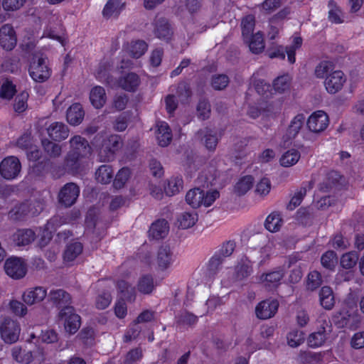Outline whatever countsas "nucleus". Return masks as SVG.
Instances as JSON below:
<instances>
[{
	"mask_svg": "<svg viewBox=\"0 0 364 364\" xmlns=\"http://www.w3.org/2000/svg\"><path fill=\"white\" fill-rule=\"evenodd\" d=\"M70 150L66 154L63 164L68 173L75 175L80 173L82 160L91 153V147L87 140L80 135H75L70 139Z\"/></svg>",
	"mask_w": 364,
	"mask_h": 364,
	"instance_id": "1",
	"label": "nucleus"
},
{
	"mask_svg": "<svg viewBox=\"0 0 364 364\" xmlns=\"http://www.w3.org/2000/svg\"><path fill=\"white\" fill-rule=\"evenodd\" d=\"M317 323L316 330L310 333L307 338V345L312 348L323 346L332 332L331 323L326 316H320L317 319Z\"/></svg>",
	"mask_w": 364,
	"mask_h": 364,
	"instance_id": "2",
	"label": "nucleus"
},
{
	"mask_svg": "<svg viewBox=\"0 0 364 364\" xmlns=\"http://www.w3.org/2000/svg\"><path fill=\"white\" fill-rule=\"evenodd\" d=\"M28 73L33 81L44 82L50 78L52 71L47 63V58L34 55L31 58Z\"/></svg>",
	"mask_w": 364,
	"mask_h": 364,
	"instance_id": "3",
	"label": "nucleus"
},
{
	"mask_svg": "<svg viewBox=\"0 0 364 364\" xmlns=\"http://www.w3.org/2000/svg\"><path fill=\"white\" fill-rule=\"evenodd\" d=\"M11 355L16 362L22 364H29L34 360L41 363L45 360L44 352L41 348L32 351L21 346H15L11 350Z\"/></svg>",
	"mask_w": 364,
	"mask_h": 364,
	"instance_id": "4",
	"label": "nucleus"
},
{
	"mask_svg": "<svg viewBox=\"0 0 364 364\" xmlns=\"http://www.w3.org/2000/svg\"><path fill=\"white\" fill-rule=\"evenodd\" d=\"M122 141L120 136L112 134L102 141L99 156L104 161H112L116 152L121 148Z\"/></svg>",
	"mask_w": 364,
	"mask_h": 364,
	"instance_id": "5",
	"label": "nucleus"
},
{
	"mask_svg": "<svg viewBox=\"0 0 364 364\" xmlns=\"http://www.w3.org/2000/svg\"><path fill=\"white\" fill-rule=\"evenodd\" d=\"M59 318L63 322L66 332L70 334L75 333L80 327V317L71 306H65L59 312Z\"/></svg>",
	"mask_w": 364,
	"mask_h": 364,
	"instance_id": "6",
	"label": "nucleus"
},
{
	"mask_svg": "<svg viewBox=\"0 0 364 364\" xmlns=\"http://www.w3.org/2000/svg\"><path fill=\"white\" fill-rule=\"evenodd\" d=\"M21 170V164L18 157L9 156L0 163V175L6 180L16 178Z\"/></svg>",
	"mask_w": 364,
	"mask_h": 364,
	"instance_id": "7",
	"label": "nucleus"
},
{
	"mask_svg": "<svg viewBox=\"0 0 364 364\" xmlns=\"http://www.w3.org/2000/svg\"><path fill=\"white\" fill-rule=\"evenodd\" d=\"M4 269L6 274L11 278L20 279L26 276L27 265L22 258L11 257L6 260Z\"/></svg>",
	"mask_w": 364,
	"mask_h": 364,
	"instance_id": "8",
	"label": "nucleus"
},
{
	"mask_svg": "<svg viewBox=\"0 0 364 364\" xmlns=\"http://www.w3.org/2000/svg\"><path fill=\"white\" fill-rule=\"evenodd\" d=\"M20 326L9 318H5L0 326V333L2 339L7 343H14L18 340Z\"/></svg>",
	"mask_w": 364,
	"mask_h": 364,
	"instance_id": "9",
	"label": "nucleus"
},
{
	"mask_svg": "<svg viewBox=\"0 0 364 364\" xmlns=\"http://www.w3.org/2000/svg\"><path fill=\"white\" fill-rule=\"evenodd\" d=\"M79 195V186L75 183H67L58 193L59 203L65 207H70L75 203Z\"/></svg>",
	"mask_w": 364,
	"mask_h": 364,
	"instance_id": "10",
	"label": "nucleus"
},
{
	"mask_svg": "<svg viewBox=\"0 0 364 364\" xmlns=\"http://www.w3.org/2000/svg\"><path fill=\"white\" fill-rule=\"evenodd\" d=\"M328 123V114L323 110H318L309 116L306 124L311 132L318 133L325 130Z\"/></svg>",
	"mask_w": 364,
	"mask_h": 364,
	"instance_id": "11",
	"label": "nucleus"
},
{
	"mask_svg": "<svg viewBox=\"0 0 364 364\" xmlns=\"http://www.w3.org/2000/svg\"><path fill=\"white\" fill-rule=\"evenodd\" d=\"M279 302L276 299H266L259 302L255 307L256 316L262 320L273 317L277 313Z\"/></svg>",
	"mask_w": 364,
	"mask_h": 364,
	"instance_id": "12",
	"label": "nucleus"
},
{
	"mask_svg": "<svg viewBox=\"0 0 364 364\" xmlns=\"http://www.w3.org/2000/svg\"><path fill=\"white\" fill-rule=\"evenodd\" d=\"M346 78L343 71L335 70L326 76L325 87L328 93L335 94L341 90Z\"/></svg>",
	"mask_w": 364,
	"mask_h": 364,
	"instance_id": "13",
	"label": "nucleus"
},
{
	"mask_svg": "<svg viewBox=\"0 0 364 364\" xmlns=\"http://www.w3.org/2000/svg\"><path fill=\"white\" fill-rule=\"evenodd\" d=\"M17 38L14 27L4 24L0 28V45L6 50H11L16 45Z\"/></svg>",
	"mask_w": 364,
	"mask_h": 364,
	"instance_id": "14",
	"label": "nucleus"
},
{
	"mask_svg": "<svg viewBox=\"0 0 364 364\" xmlns=\"http://www.w3.org/2000/svg\"><path fill=\"white\" fill-rule=\"evenodd\" d=\"M305 122V117L303 114H296L291 121L285 134L283 135L282 140L284 144L291 143V141L298 135L299 131Z\"/></svg>",
	"mask_w": 364,
	"mask_h": 364,
	"instance_id": "15",
	"label": "nucleus"
},
{
	"mask_svg": "<svg viewBox=\"0 0 364 364\" xmlns=\"http://www.w3.org/2000/svg\"><path fill=\"white\" fill-rule=\"evenodd\" d=\"M154 33L157 38L168 43L172 39L173 31L168 21L161 18L154 23Z\"/></svg>",
	"mask_w": 364,
	"mask_h": 364,
	"instance_id": "16",
	"label": "nucleus"
},
{
	"mask_svg": "<svg viewBox=\"0 0 364 364\" xmlns=\"http://www.w3.org/2000/svg\"><path fill=\"white\" fill-rule=\"evenodd\" d=\"M83 245L77 240L68 242L64 249L63 254V262L67 264L72 263L82 253Z\"/></svg>",
	"mask_w": 364,
	"mask_h": 364,
	"instance_id": "17",
	"label": "nucleus"
},
{
	"mask_svg": "<svg viewBox=\"0 0 364 364\" xmlns=\"http://www.w3.org/2000/svg\"><path fill=\"white\" fill-rule=\"evenodd\" d=\"M47 296V291L43 287H36L26 289L23 295L22 299L25 304L31 306L41 302Z\"/></svg>",
	"mask_w": 364,
	"mask_h": 364,
	"instance_id": "18",
	"label": "nucleus"
},
{
	"mask_svg": "<svg viewBox=\"0 0 364 364\" xmlns=\"http://www.w3.org/2000/svg\"><path fill=\"white\" fill-rule=\"evenodd\" d=\"M69 129L63 122H54L47 128V133L49 137L55 141H61L68 138Z\"/></svg>",
	"mask_w": 364,
	"mask_h": 364,
	"instance_id": "19",
	"label": "nucleus"
},
{
	"mask_svg": "<svg viewBox=\"0 0 364 364\" xmlns=\"http://www.w3.org/2000/svg\"><path fill=\"white\" fill-rule=\"evenodd\" d=\"M141 83L139 76L135 73H128L117 80L118 85L127 92H135Z\"/></svg>",
	"mask_w": 364,
	"mask_h": 364,
	"instance_id": "20",
	"label": "nucleus"
},
{
	"mask_svg": "<svg viewBox=\"0 0 364 364\" xmlns=\"http://www.w3.org/2000/svg\"><path fill=\"white\" fill-rule=\"evenodd\" d=\"M84 117L85 111L80 103H73L67 109L66 119L70 125H79L83 121Z\"/></svg>",
	"mask_w": 364,
	"mask_h": 364,
	"instance_id": "21",
	"label": "nucleus"
},
{
	"mask_svg": "<svg viewBox=\"0 0 364 364\" xmlns=\"http://www.w3.org/2000/svg\"><path fill=\"white\" fill-rule=\"evenodd\" d=\"M49 300L59 309L70 306L71 296L67 291L61 289H52L48 294Z\"/></svg>",
	"mask_w": 364,
	"mask_h": 364,
	"instance_id": "22",
	"label": "nucleus"
},
{
	"mask_svg": "<svg viewBox=\"0 0 364 364\" xmlns=\"http://www.w3.org/2000/svg\"><path fill=\"white\" fill-rule=\"evenodd\" d=\"M156 137L160 146L166 147L172 140V132L168 123L160 122L157 124Z\"/></svg>",
	"mask_w": 364,
	"mask_h": 364,
	"instance_id": "23",
	"label": "nucleus"
},
{
	"mask_svg": "<svg viewBox=\"0 0 364 364\" xmlns=\"http://www.w3.org/2000/svg\"><path fill=\"white\" fill-rule=\"evenodd\" d=\"M173 261V253L167 245L161 246L157 252L156 262L159 267L164 270L170 267Z\"/></svg>",
	"mask_w": 364,
	"mask_h": 364,
	"instance_id": "24",
	"label": "nucleus"
},
{
	"mask_svg": "<svg viewBox=\"0 0 364 364\" xmlns=\"http://www.w3.org/2000/svg\"><path fill=\"white\" fill-rule=\"evenodd\" d=\"M252 272L251 261L246 257H242L235 267L236 279L241 281L248 277Z\"/></svg>",
	"mask_w": 364,
	"mask_h": 364,
	"instance_id": "25",
	"label": "nucleus"
},
{
	"mask_svg": "<svg viewBox=\"0 0 364 364\" xmlns=\"http://www.w3.org/2000/svg\"><path fill=\"white\" fill-rule=\"evenodd\" d=\"M106 100L105 90L102 87L95 86L91 90L90 100L95 108H102L105 104Z\"/></svg>",
	"mask_w": 364,
	"mask_h": 364,
	"instance_id": "26",
	"label": "nucleus"
},
{
	"mask_svg": "<svg viewBox=\"0 0 364 364\" xmlns=\"http://www.w3.org/2000/svg\"><path fill=\"white\" fill-rule=\"evenodd\" d=\"M156 284L151 274H144L138 280L137 290L144 294H150L155 289Z\"/></svg>",
	"mask_w": 364,
	"mask_h": 364,
	"instance_id": "27",
	"label": "nucleus"
},
{
	"mask_svg": "<svg viewBox=\"0 0 364 364\" xmlns=\"http://www.w3.org/2000/svg\"><path fill=\"white\" fill-rule=\"evenodd\" d=\"M35 235L33 229H18L14 235V241L18 246L27 245L34 240Z\"/></svg>",
	"mask_w": 364,
	"mask_h": 364,
	"instance_id": "28",
	"label": "nucleus"
},
{
	"mask_svg": "<svg viewBox=\"0 0 364 364\" xmlns=\"http://www.w3.org/2000/svg\"><path fill=\"white\" fill-rule=\"evenodd\" d=\"M183 187V181L181 176H173L167 181L164 186V192L168 196H173L178 193Z\"/></svg>",
	"mask_w": 364,
	"mask_h": 364,
	"instance_id": "29",
	"label": "nucleus"
},
{
	"mask_svg": "<svg viewBox=\"0 0 364 364\" xmlns=\"http://www.w3.org/2000/svg\"><path fill=\"white\" fill-rule=\"evenodd\" d=\"M342 176L336 171H330L326 176L325 181L320 184V190L328 192L333 186L340 184Z\"/></svg>",
	"mask_w": 364,
	"mask_h": 364,
	"instance_id": "30",
	"label": "nucleus"
},
{
	"mask_svg": "<svg viewBox=\"0 0 364 364\" xmlns=\"http://www.w3.org/2000/svg\"><path fill=\"white\" fill-rule=\"evenodd\" d=\"M254 182V177L251 175L241 177L234 186L235 193L238 196L245 195L252 188Z\"/></svg>",
	"mask_w": 364,
	"mask_h": 364,
	"instance_id": "31",
	"label": "nucleus"
},
{
	"mask_svg": "<svg viewBox=\"0 0 364 364\" xmlns=\"http://www.w3.org/2000/svg\"><path fill=\"white\" fill-rule=\"evenodd\" d=\"M245 41L248 43L250 50L252 53H260L264 48L263 34L261 32L252 35Z\"/></svg>",
	"mask_w": 364,
	"mask_h": 364,
	"instance_id": "32",
	"label": "nucleus"
},
{
	"mask_svg": "<svg viewBox=\"0 0 364 364\" xmlns=\"http://www.w3.org/2000/svg\"><path fill=\"white\" fill-rule=\"evenodd\" d=\"M30 212V208L28 203H21L16 205L9 213V217L14 221H21L25 220Z\"/></svg>",
	"mask_w": 364,
	"mask_h": 364,
	"instance_id": "33",
	"label": "nucleus"
},
{
	"mask_svg": "<svg viewBox=\"0 0 364 364\" xmlns=\"http://www.w3.org/2000/svg\"><path fill=\"white\" fill-rule=\"evenodd\" d=\"M329 9L328 18L330 22L335 24L343 23V11L334 0H329L328 2Z\"/></svg>",
	"mask_w": 364,
	"mask_h": 364,
	"instance_id": "34",
	"label": "nucleus"
},
{
	"mask_svg": "<svg viewBox=\"0 0 364 364\" xmlns=\"http://www.w3.org/2000/svg\"><path fill=\"white\" fill-rule=\"evenodd\" d=\"M321 305L327 310L331 309L335 304L334 296L331 288L323 287L319 292Z\"/></svg>",
	"mask_w": 364,
	"mask_h": 364,
	"instance_id": "35",
	"label": "nucleus"
},
{
	"mask_svg": "<svg viewBox=\"0 0 364 364\" xmlns=\"http://www.w3.org/2000/svg\"><path fill=\"white\" fill-rule=\"evenodd\" d=\"M203 190L199 188H194L189 190L186 195V201L193 208H198L201 206Z\"/></svg>",
	"mask_w": 364,
	"mask_h": 364,
	"instance_id": "36",
	"label": "nucleus"
},
{
	"mask_svg": "<svg viewBox=\"0 0 364 364\" xmlns=\"http://www.w3.org/2000/svg\"><path fill=\"white\" fill-rule=\"evenodd\" d=\"M114 171L111 166L102 165L95 172L96 179L102 184L109 183L113 178Z\"/></svg>",
	"mask_w": 364,
	"mask_h": 364,
	"instance_id": "37",
	"label": "nucleus"
},
{
	"mask_svg": "<svg viewBox=\"0 0 364 364\" xmlns=\"http://www.w3.org/2000/svg\"><path fill=\"white\" fill-rule=\"evenodd\" d=\"M300 157V152L296 149H291L282 154L279 162L281 166L284 167H290L296 164Z\"/></svg>",
	"mask_w": 364,
	"mask_h": 364,
	"instance_id": "38",
	"label": "nucleus"
},
{
	"mask_svg": "<svg viewBox=\"0 0 364 364\" xmlns=\"http://www.w3.org/2000/svg\"><path fill=\"white\" fill-rule=\"evenodd\" d=\"M147 48L148 45L144 41L136 40L131 42L128 50L132 57L139 58L145 53Z\"/></svg>",
	"mask_w": 364,
	"mask_h": 364,
	"instance_id": "39",
	"label": "nucleus"
},
{
	"mask_svg": "<svg viewBox=\"0 0 364 364\" xmlns=\"http://www.w3.org/2000/svg\"><path fill=\"white\" fill-rule=\"evenodd\" d=\"M291 78L289 74H284L275 78L272 87L277 92L283 93L290 88Z\"/></svg>",
	"mask_w": 364,
	"mask_h": 364,
	"instance_id": "40",
	"label": "nucleus"
},
{
	"mask_svg": "<svg viewBox=\"0 0 364 364\" xmlns=\"http://www.w3.org/2000/svg\"><path fill=\"white\" fill-rule=\"evenodd\" d=\"M199 133L204 134V143L206 149L209 151H214L218 143L216 133L208 128H205L204 130L200 129Z\"/></svg>",
	"mask_w": 364,
	"mask_h": 364,
	"instance_id": "41",
	"label": "nucleus"
},
{
	"mask_svg": "<svg viewBox=\"0 0 364 364\" xmlns=\"http://www.w3.org/2000/svg\"><path fill=\"white\" fill-rule=\"evenodd\" d=\"M321 263L325 269L333 271L338 263V257L336 252L328 250L323 253L321 257Z\"/></svg>",
	"mask_w": 364,
	"mask_h": 364,
	"instance_id": "42",
	"label": "nucleus"
},
{
	"mask_svg": "<svg viewBox=\"0 0 364 364\" xmlns=\"http://www.w3.org/2000/svg\"><path fill=\"white\" fill-rule=\"evenodd\" d=\"M255 26V17L252 15H248L244 17L242 20V35L245 41L250 36L253 35V31Z\"/></svg>",
	"mask_w": 364,
	"mask_h": 364,
	"instance_id": "43",
	"label": "nucleus"
},
{
	"mask_svg": "<svg viewBox=\"0 0 364 364\" xmlns=\"http://www.w3.org/2000/svg\"><path fill=\"white\" fill-rule=\"evenodd\" d=\"M304 341V333L298 329H293L287 334V342L291 348H296Z\"/></svg>",
	"mask_w": 364,
	"mask_h": 364,
	"instance_id": "44",
	"label": "nucleus"
},
{
	"mask_svg": "<svg viewBox=\"0 0 364 364\" xmlns=\"http://www.w3.org/2000/svg\"><path fill=\"white\" fill-rule=\"evenodd\" d=\"M131 176V171L128 167H123L119 170L113 181V186L115 189L123 188Z\"/></svg>",
	"mask_w": 364,
	"mask_h": 364,
	"instance_id": "45",
	"label": "nucleus"
},
{
	"mask_svg": "<svg viewBox=\"0 0 364 364\" xmlns=\"http://www.w3.org/2000/svg\"><path fill=\"white\" fill-rule=\"evenodd\" d=\"M284 225L282 214L279 211H273L266 218L264 228H282Z\"/></svg>",
	"mask_w": 364,
	"mask_h": 364,
	"instance_id": "46",
	"label": "nucleus"
},
{
	"mask_svg": "<svg viewBox=\"0 0 364 364\" xmlns=\"http://www.w3.org/2000/svg\"><path fill=\"white\" fill-rule=\"evenodd\" d=\"M16 93V85L9 79H6L0 87V97L4 100H11Z\"/></svg>",
	"mask_w": 364,
	"mask_h": 364,
	"instance_id": "47",
	"label": "nucleus"
},
{
	"mask_svg": "<svg viewBox=\"0 0 364 364\" xmlns=\"http://www.w3.org/2000/svg\"><path fill=\"white\" fill-rule=\"evenodd\" d=\"M198 220L197 214L188 212L181 214L177 219L178 228H193Z\"/></svg>",
	"mask_w": 364,
	"mask_h": 364,
	"instance_id": "48",
	"label": "nucleus"
},
{
	"mask_svg": "<svg viewBox=\"0 0 364 364\" xmlns=\"http://www.w3.org/2000/svg\"><path fill=\"white\" fill-rule=\"evenodd\" d=\"M358 261V254L355 251L345 253L341 258V265L345 269H351Z\"/></svg>",
	"mask_w": 364,
	"mask_h": 364,
	"instance_id": "49",
	"label": "nucleus"
},
{
	"mask_svg": "<svg viewBox=\"0 0 364 364\" xmlns=\"http://www.w3.org/2000/svg\"><path fill=\"white\" fill-rule=\"evenodd\" d=\"M122 0H108L102 10L104 17L109 18L115 13H119V6Z\"/></svg>",
	"mask_w": 364,
	"mask_h": 364,
	"instance_id": "50",
	"label": "nucleus"
},
{
	"mask_svg": "<svg viewBox=\"0 0 364 364\" xmlns=\"http://www.w3.org/2000/svg\"><path fill=\"white\" fill-rule=\"evenodd\" d=\"M284 277L282 271L272 272L263 275V282L269 287H276Z\"/></svg>",
	"mask_w": 364,
	"mask_h": 364,
	"instance_id": "51",
	"label": "nucleus"
},
{
	"mask_svg": "<svg viewBox=\"0 0 364 364\" xmlns=\"http://www.w3.org/2000/svg\"><path fill=\"white\" fill-rule=\"evenodd\" d=\"M28 94L26 92H22L16 95L14 103V109L16 112L20 114L26 111L28 107Z\"/></svg>",
	"mask_w": 364,
	"mask_h": 364,
	"instance_id": "52",
	"label": "nucleus"
},
{
	"mask_svg": "<svg viewBox=\"0 0 364 364\" xmlns=\"http://www.w3.org/2000/svg\"><path fill=\"white\" fill-rule=\"evenodd\" d=\"M306 187L301 186L298 189L288 203L287 209L291 210L298 207L301 203L304 196L306 195Z\"/></svg>",
	"mask_w": 364,
	"mask_h": 364,
	"instance_id": "53",
	"label": "nucleus"
},
{
	"mask_svg": "<svg viewBox=\"0 0 364 364\" xmlns=\"http://www.w3.org/2000/svg\"><path fill=\"white\" fill-rule=\"evenodd\" d=\"M256 92L261 96L268 98L272 95V86L264 80H257L254 82Z\"/></svg>",
	"mask_w": 364,
	"mask_h": 364,
	"instance_id": "54",
	"label": "nucleus"
},
{
	"mask_svg": "<svg viewBox=\"0 0 364 364\" xmlns=\"http://www.w3.org/2000/svg\"><path fill=\"white\" fill-rule=\"evenodd\" d=\"M42 145L45 151L51 157H58L61 154V146L48 139L42 140Z\"/></svg>",
	"mask_w": 364,
	"mask_h": 364,
	"instance_id": "55",
	"label": "nucleus"
},
{
	"mask_svg": "<svg viewBox=\"0 0 364 364\" xmlns=\"http://www.w3.org/2000/svg\"><path fill=\"white\" fill-rule=\"evenodd\" d=\"M198 116L202 120L209 118L210 114V105L208 100H200L197 105Z\"/></svg>",
	"mask_w": 364,
	"mask_h": 364,
	"instance_id": "56",
	"label": "nucleus"
},
{
	"mask_svg": "<svg viewBox=\"0 0 364 364\" xmlns=\"http://www.w3.org/2000/svg\"><path fill=\"white\" fill-rule=\"evenodd\" d=\"M48 164L49 160L46 158H44L40 161L30 164V169L32 173L37 176H41L46 173Z\"/></svg>",
	"mask_w": 364,
	"mask_h": 364,
	"instance_id": "57",
	"label": "nucleus"
},
{
	"mask_svg": "<svg viewBox=\"0 0 364 364\" xmlns=\"http://www.w3.org/2000/svg\"><path fill=\"white\" fill-rule=\"evenodd\" d=\"M229 83L228 75L222 74L213 75L211 79V85L214 90H221L225 89Z\"/></svg>",
	"mask_w": 364,
	"mask_h": 364,
	"instance_id": "58",
	"label": "nucleus"
},
{
	"mask_svg": "<svg viewBox=\"0 0 364 364\" xmlns=\"http://www.w3.org/2000/svg\"><path fill=\"white\" fill-rule=\"evenodd\" d=\"M333 69V64L331 61L323 60L321 61L315 69V75L318 78H323L325 76H328V73L330 70Z\"/></svg>",
	"mask_w": 364,
	"mask_h": 364,
	"instance_id": "59",
	"label": "nucleus"
},
{
	"mask_svg": "<svg viewBox=\"0 0 364 364\" xmlns=\"http://www.w3.org/2000/svg\"><path fill=\"white\" fill-rule=\"evenodd\" d=\"M321 276L318 272L313 271L309 274L306 284L309 289L315 290L321 285Z\"/></svg>",
	"mask_w": 364,
	"mask_h": 364,
	"instance_id": "60",
	"label": "nucleus"
},
{
	"mask_svg": "<svg viewBox=\"0 0 364 364\" xmlns=\"http://www.w3.org/2000/svg\"><path fill=\"white\" fill-rule=\"evenodd\" d=\"M197 321V316L188 311L181 312L177 317V323L182 326H192L196 323Z\"/></svg>",
	"mask_w": 364,
	"mask_h": 364,
	"instance_id": "61",
	"label": "nucleus"
},
{
	"mask_svg": "<svg viewBox=\"0 0 364 364\" xmlns=\"http://www.w3.org/2000/svg\"><path fill=\"white\" fill-rule=\"evenodd\" d=\"M117 288L124 298L132 299L134 297V289L127 282L124 280L118 282Z\"/></svg>",
	"mask_w": 364,
	"mask_h": 364,
	"instance_id": "62",
	"label": "nucleus"
},
{
	"mask_svg": "<svg viewBox=\"0 0 364 364\" xmlns=\"http://www.w3.org/2000/svg\"><path fill=\"white\" fill-rule=\"evenodd\" d=\"M271 181L267 177H263L256 185L255 191L260 196H267L271 190Z\"/></svg>",
	"mask_w": 364,
	"mask_h": 364,
	"instance_id": "63",
	"label": "nucleus"
},
{
	"mask_svg": "<svg viewBox=\"0 0 364 364\" xmlns=\"http://www.w3.org/2000/svg\"><path fill=\"white\" fill-rule=\"evenodd\" d=\"M38 230V242L41 247H45L53 237L50 229H36Z\"/></svg>",
	"mask_w": 364,
	"mask_h": 364,
	"instance_id": "64",
	"label": "nucleus"
}]
</instances>
